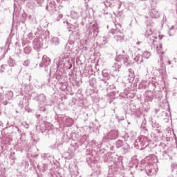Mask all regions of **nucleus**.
Listing matches in <instances>:
<instances>
[{
  "label": "nucleus",
  "instance_id": "nucleus-45",
  "mask_svg": "<svg viewBox=\"0 0 177 177\" xmlns=\"http://www.w3.org/2000/svg\"><path fill=\"white\" fill-rule=\"evenodd\" d=\"M47 156H48V153H43V154H41L42 158H46Z\"/></svg>",
  "mask_w": 177,
  "mask_h": 177
},
{
  "label": "nucleus",
  "instance_id": "nucleus-37",
  "mask_svg": "<svg viewBox=\"0 0 177 177\" xmlns=\"http://www.w3.org/2000/svg\"><path fill=\"white\" fill-rule=\"evenodd\" d=\"M174 26H172L169 30V37H172V35H174Z\"/></svg>",
  "mask_w": 177,
  "mask_h": 177
},
{
  "label": "nucleus",
  "instance_id": "nucleus-18",
  "mask_svg": "<svg viewBox=\"0 0 177 177\" xmlns=\"http://www.w3.org/2000/svg\"><path fill=\"white\" fill-rule=\"evenodd\" d=\"M31 91H32V86H31V85H30V84L25 85V86H24V93L26 95H28V93H30V92H31Z\"/></svg>",
  "mask_w": 177,
  "mask_h": 177
},
{
  "label": "nucleus",
  "instance_id": "nucleus-15",
  "mask_svg": "<svg viewBox=\"0 0 177 177\" xmlns=\"http://www.w3.org/2000/svg\"><path fill=\"white\" fill-rule=\"evenodd\" d=\"M134 61L138 64H142V63H143V56L142 55H137L134 57Z\"/></svg>",
  "mask_w": 177,
  "mask_h": 177
},
{
  "label": "nucleus",
  "instance_id": "nucleus-59",
  "mask_svg": "<svg viewBox=\"0 0 177 177\" xmlns=\"http://www.w3.org/2000/svg\"><path fill=\"white\" fill-rule=\"evenodd\" d=\"M149 172H151V169H149Z\"/></svg>",
  "mask_w": 177,
  "mask_h": 177
},
{
  "label": "nucleus",
  "instance_id": "nucleus-8",
  "mask_svg": "<svg viewBox=\"0 0 177 177\" xmlns=\"http://www.w3.org/2000/svg\"><path fill=\"white\" fill-rule=\"evenodd\" d=\"M106 139H117L118 138V130H111L110 131L105 137Z\"/></svg>",
  "mask_w": 177,
  "mask_h": 177
},
{
  "label": "nucleus",
  "instance_id": "nucleus-35",
  "mask_svg": "<svg viewBox=\"0 0 177 177\" xmlns=\"http://www.w3.org/2000/svg\"><path fill=\"white\" fill-rule=\"evenodd\" d=\"M66 49H68L69 50H71L73 49V44L68 43L66 46Z\"/></svg>",
  "mask_w": 177,
  "mask_h": 177
},
{
  "label": "nucleus",
  "instance_id": "nucleus-24",
  "mask_svg": "<svg viewBox=\"0 0 177 177\" xmlns=\"http://www.w3.org/2000/svg\"><path fill=\"white\" fill-rule=\"evenodd\" d=\"M148 39H149V44H150L151 45H153V44L156 42V39H157V37H156V36H154L153 35L148 37Z\"/></svg>",
  "mask_w": 177,
  "mask_h": 177
},
{
  "label": "nucleus",
  "instance_id": "nucleus-55",
  "mask_svg": "<svg viewBox=\"0 0 177 177\" xmlns=\"http://www.w3.org/2000/svg\"><path fill=\"white\" fill-rule=\"evenodd\" d=\"M136 45H140V42H139V41L137 42V43H136Z\"/></svg>",
  "mask_w": 177,
  "mask_h": 177
},
{
  "label": "nucleus",
  "instance_id": "nucleus-7",
  "mask_svg": "<svg viewBox=\"0 0 177 177\" xmlns=\"http://www.w3.org/2000/svg\"><path fill=\"white\" fill-rule=\"evenodd\" d=\"M49 64H50V59H49L48 56L44 55L42 57V61L39 64V67H44V68H46Z\"/></svg>",
  "mask_w": 177,
  "mask_h": 177
},
{
  "label": "nucleus",
  "instance_id": "nucleus-20",
  "mask_svg": "<svg viewBox=\"0 0 177 177\" xmlns=\"http://www.w3.org/2000/svg\"><path fill=\"white\" fill-rule=\"evenodd\" d=\"M80 13H78L76 11H71V17L72 19H75V20H77V19H78V17H80Z\"/></svg>",
  "mask_w": 177,
  "mask_h": 177
},
{
  "label": "nucleus",
  "instance_id": "nucleus-13",
  "mask_svg": "<svg viewBox=\"0 0 177 177\" xmlns=\"http://www.w3.org/2000/svg\"><path fill=\"white\" fill-rule=\"evenodd\" d=\"M149 15L151 16V17L156 19L157 17H160V12H158V10H157V9L153 8L151 10Z\"/></svg>",
  "mask_w": 177,
  "mask_h": 177
},
{
  "label": "nucleus",
  "instance_id": "nucleus-12",
  "mask_svg": "<svg viewBox=\"0 0 177 177\" xmlns=\"http://www.w3.org/2000/svg\"><path fill=\"white\" fill-rule=\"evenodd\" d=\"M129 77L128 81L130 84H132L133 81H135V73L133 72V69L129 68Z\"/></svg>",
  "mask_w": 177,
  "mask_h": 177
},
{
  "label": "nucleus",
  "instance_id": "nucleus-27",
  "mask_svg": "<svg viewBox=\"0 0 177 177\" xmlns=\"http://www.w3.org/2000/svg\"><path fill=\"white\" fill-rule=\"evenodd\" d=\"M24 53L26 55H30L31 53V47L30 46H26L24 48Z\"/></svg>",
  "mask_w": 177,
  "mask_h": 177
},
{
  "label": "nucleus",
  "instance_id": "nucleus-61",
  "mask_svg": "<svg viewBox=\"0 0 177 177\" xmlns=\"http://www.w3.org/2000/svg\"><path fill=\"white\" fill-rule=\"evenodd\" d=\"M162 54L164 55V52H162Z\"/></svg>",
  "mask_w": 177,
  "mask_h": 177
},
{
  "label": "nucleus",
  "instance_id": "nucleus-40",
  "mask_svg": "<svg viewBox=\"0 0 177 177\" xmlns=\"http://www.w3.org/2000/svg\"><path fill=\"white\" fill-rule=\"evenodd\" d=\"M149 66H150V64L149 62H145L144 64V67H145L146 71H149Z\"/></svg>",
  "mask_w": 177,
  "mask_h": 177
},
{
  "label": "nucleus",
  "instance_id": "nucleus-30",
  "mask_svg": "<svg viewBox=\"0 0 177 177\" xmlns=\"http://www.w3.org/2000/svg\"><path fill=\"white\" fill-rule=\"evenodd\" d=\"M123 145H124V142H122V140H118L116 141V147H117L118 149H119V147H122Z\"/></svg>",
  "mask_w": 177,
  "mask_h": 177
},
{
  "label": "nucleus",
  "instance_id": "nucleus-9",
  "mask_svg": "<svg viewBox=\"0 0 177 177\" xmlns=\"http://www.w3.org/2000/svg\"><path fill=\"white\" fill-rule=\"evenodd\" d=\"M35 100H38L39 104H46V96L44 94H40L34 97Z\"/></svg>",
  "mask_w": 177,
  "mask_h": 177
},
{
  "label": "nucleus",
  "instance_id": "nucleus-10",
  "mask_svg": "<svg viewBox=\"0 0 177 177\" xmlns=\"http://www.w3.org/2000/svg\"><path fill=\"white\" fill-rule=\"evenodd\" d=\"M0 73H7V74H12V68L7 64H3L0 66Z\"/></svg>",
  "mask_w": 177,
  "mask_h": 177
},
{
  "label": "nucleus",
  "instance_id": "nucleus-58",
  "mask_svg": "<svg viewBox=\"0 0 177 177\" xmlns=\"http://www.w3.org/2000/svg\"><path fill=\"white\" fill-rule=\"evenodd\" d=\"M104 84H106L107 82L106 81H104Z\"/></svg>",
  "mask_w": 177,
  "mask_h": 177
},
{
  "label": "nucleus",
  "instance_id": "nucleus-32",
  "mask_svg": "<svg viewBox=\"0 0 177 177\" xmlns=\"http://www.w3.org/2000/svg\"><path fill=\"white\" fill-rule=\"evenodd\" d=\"M96 31H97V28H94V29L93 30V35H92V32H89L88 34L91 37H95V35L97 36V33H96Z\"/></svg>",
  "mask_w": 177,
  "mask_h": 177
},
{
  "label": "nucleus",
  "instance_id": "nucleus-19",
  "mask_svg": "<svg viewBox=\"0 0 177 177\" xmlns=\"http://www.w3.org/2000/svg\"><path fill=\"white\" fill-rule=\"evenodd\" d=\"M145 96L147 100H149V102H151L153 100V94L151 93V91H146Z\"/></svg>",
  "mask_w": 177,
  "mask_h": 177
},
{
  "label": "nucleus",
  "instance_id": "nucleus-2",
  "mask_svg": "<svg viewBox=\"0 0 177 177\" xmlns=\"http://www.w3.org/2000/svg\"><path fill=\"white\" fill-rule=\"evenodd\" d=\"M114 26H115V28H113L111 30V34L114 35L116 34L114 36V39L117 42H124V35H122V33L118 30V28H120L121 24H114Z\"/></svg>",
  "mask_w": 177,
  "mask_h": 177
},
{
  "label": "nucleus",
  "instance_id": "nucleus-14",
  "mask_svg": "<svg viewBox=\"0 0 177 177\" xmlns=\"http://www.w3.org/2000/svg\"><path fill=\"white\" fill-rule=\"evenodd\" d=\"M120 68H121V62L118 61L112 66V71H114L115 73H118Z\"/></svg>",
  "mask_w": 177,
  "mask_h": 177
},
{
  "label": "nucleus",
  "instance_id": "nucleus-25",
  "mask_svg": "<svg viewBox=\"0 0 177 177\" xmlns=\"http://www.w3.org/2000/svg\"><path fill=\"white\" fill-rule=\"evenodd\" d=\"M123 62L125 66H129L130 62H129V56L126 55L123 57Z\"/></svg>",
  "mask_w": 177,
  "mask_h": 177
},
{
  "label": "nucleus",
  "instance_id": "nucleus-57",
  "mask_svg": "<svg viewBox=\"0 0 177 177\" xmlns=\"http://www.w3.org/2000/svg\"><path fill=\"white\" fill-rule=\"evenodd\" d=\"M174 62H176V58H174Z\"/></svg>",
  "mask_w": 177,
  "mask_h": 177
},
{
  "label": "nucleus",
  "instance_id": "nucleus-60",
  "mask_svg": "<svg viewBox=\"0 0 177 177\" xmlns=\"http://www.w3.org/2000/svg\"><path fill=\"white\" fill-rule=\"evenodd\" d=\"M122 53H125V51H124V50H123V51H122Z\"/></svg>",
  "mask_w": 177,
  "mask_h": 177
},
{
  "label": "nucleus",
  "instance_id": "nucleus-17",
  "mask_svg": "<svg viewBox=\"0 0 177 177\" xmlns=\"http://www.w3.org/2000/svg\"><path fill=\"white\" fill-rule=\"evenodd\" d=\"M8 64V67H15V66H16V61H15V59H13V58L10 57L8 59L7 62Z\"/></svg>",
  "mask_w": 177,
  "mask_h": 177
},
{
  "label": "nucleus",
  "instance_id": "nucleus-16",
  "mask_svg": "<svg viewBox=\"0 0 177 177\" xmlns=\"http://www.w3.org/2000/svg\"><path fill=\"white\" fill-rule=\"evenodd\" d=\"M64 60H65V59L64 58H63V57H59V59H58V61H57V68H59V67L60 68H62V67H63V66H64Z\"/></svg>",
  "mask_w": 177,
  "mask_h": 177
},
{
  "label": "nucleus",
  "instance_id": "nucleus-21",
  "mask_svg": "<svg viewBox=\"0 0 177 177\" xmlns=\"http://www.w3.org/2000/svg\"><path fill=\"white\" fill-rule=\"evenodd\" d=\"M51 44L52 45H59L60 44V40L59 39V37H53L51 39Z\"/></svg>",
  "mask_w": 177,
  "mask_h": 177
},
{
  "label": "nucleus",
  "instance_id": "nucleus-1",
  "mask_svg": "<svg viewBox=\"0 0 177 177\" xmlns=\"http://www.w3.org/2000/svg\"><path fill=\"white\" fill-rule=\"evenodd\" d=\"M49 39V36L41 35V37L35 38L33 40V48L35 50H39L42 48L44 44H46Z\"/></svg>",
  "mask_w": 177,
  "mask_h": 177
},
{
  "label": "nucleus",
  "instance_id": "nucleus-52",
  "mask_svg": "<svg viewBox=\"0 0 177 177\" xmlns=\"http://www.w3.org/2000/svg\"><path fill=\"white\" fill-rule=\"evenodd\" d=\"M16 128H17L18 132H19V133L21 132V131H20V129H19V127H16Z\"/></svg>",
  "mask_w": 177,
  "mask_h": 177
},
{
  "label": "nucleus",
  "instance_id": "nucleus-48",
  "mask_svg": "<svg viewBox=\"0 0 177 177\" xmlns=\"http://www.w3.org/2000/svg\"><path fill=\"white\" fill-rule=\"evenodd\" d=\"M156 133H161V131L160 130V128L156 129Z\"/></svg>",
  "mask_w": 177,
  "mask_h": 177
},
{
  "label": "nucleus",
  "instance_id": "nucleus-6",
  "mask_svg": "<svg viewBox=\"0 0 177 177\" xmlns=\"http://www.w3.org/2000/svg\"><path fill=\"white\" fill-rule=\"evenodd\" d=\"M64 23H66V24L67 25L66 28L68 29V32H71V34H73L74 32H77V31H78V24L77 23H75L74 25L68 23V21H64Z\"/></svg>",
  "mask_w": 177,
  "mask_h": 177
},
{
  "label": "nucleus",
  "instance_id": "nucleus-23",
  "mask_svg": "<svg viewBox=\"0 0 177 177\" xmlns=\"http://www.w3.org/2000/svg\"><path fill=\"white\" fill-rule=\"evenodd\" d=\"M151 125H152V128L158 129L160 127V124L157 121L153 120V118H151Z\"/></svg>",
  "mask_w": 177,
  "mask_h": 177
},
{
  "label": "nucleus",
  "instance_id": "nucleus-3",
  "mask_svg": "<svg viewBox=\"0 0 177 177\" xmlns=\"http://www.w3.org/2000/svg\"><path fill=\"white\" fill-rule=\"evenodd\" d=\"M135 145H137L138 147L140 146L141 149H146L149 146V139L145 136H141L136 140Z\"/></svg>",
  "mask_w": 177,
  "mask_h": 177
},
{
  "label": "nucleus",
  "instance_id": "nucleus-31",
  "mask_svg": "<svg viewBox=\"0 0 177 177\" xmlns=\"http://www.w3.org/2000/svg\"><path fill=\"white\" fill-rule=\"evenodd\" d=\"M102 75L103 77H104L105 78H108V77L109 76V71L106 69H104L102 71Z\"/></svg>",
  "mask_w": 177,
  "mask_h": 177
},
{
  "label": "nucleus",
  "instance_id": "nucleus-4",
  "mask_svg": "<svg viewBox=\"0 0 177 177\" xmlns=\"http://www.w3.org/2000/svg\"><path fill=\"white\" fill-rule=\"evenodd\" d=\"M104 6L106 8H118V9H120L121 8L122 3L120 0H114V1H106L104 2Z\"/></svg>",
  "mask_w": 177,
  "mask_h": 177
},
{
  "label": "nucleus",
  "instance_id": "nucleus-56",
  "mask_svg": "<svg viewBox=\"0 0 177 177\" xmlns=\"http://www.w3.org/2000/svg\"><path fill=\"white\" fill-rule=\"evenodd\" d=\"M130 174H131V175L133 176L132 177H134V176H133V172H131Z\"/></svg>",
  "mask_w": 177,
  "mask_h": 177
},
{
  "label": "nucleus",
  "instance_id": "nucleus-26",
  "mask_svg": "<svg viewBox=\"0 0 177 177\" xmlns=\"http://www.w3.org/2000/svg\"><path fill=\"white\" fill-rule=\"evenodd\" d=\"M142 56V57H145V59H149L150 56H151V53L149 51H144Z\"/></svg>",
  "mask_w": 177,
  "mask_h": 177
},
{
  "label": "nucleus",
  "instance_id": "nucleus-22",
  "mask_svg": "<svg viewBox=\"0 0 177 177\" xmlns=\"http://www.w3.org/2000/svg\"><path fill=\"white\" fill-rule=\"evenodd\" d=\"M66 124L67 127H72L74 124V120L70 118H66Z\"/></svg>",
  "mask_w": 177,
  "mask_h": 177
},
{
  "label": "nucleus",
  "instance_id": "nucleus-54",
  "mask_svg": "<svg viewBox=\"0 0 177 177\" xmlns=\"http://www.w3.org/2000/svg\"><path fill=\"white\" fill-rule=\"evenodd\" d=\"M167 64H168L169 65H171V61L169 60V61L167 62Z\"/></svg>",
  "mask_w": 177,
  "mask_h": 177
},
{
  "label": "nucleus",
  "instance_id": "nucleus-44",
  "mask_svg": "<svg viewBox=\"0 0 177 177\" xmlns=\"http://www.w3.org/2000/svg\"><path fill=\"white\" fill-rule=\"evenodd\" d=\"M40 111H46V108L45 106L40 107Z\"/></svg>",
  "mask_w": 177,
  "mask_h": 177
},
{
  "label": "nucleus",
  "instance_id": "nucleus-33",
  "mask_svg": "<svg viewBox=\"0 0 177 177\" xmlns=\"http://www.w3.org/2000/svg\"><path fill=\"white\" fill-rule=\"evenodd\" d=\"M123 150H125L126 151L127 150H129V145H128V143L125 142L124 144H123V145L122 146Z\"/></svg>",
  "mask_w": 177,
  "mask_h": 177
},
{
  "label": "nucleus",
  "instance_id": "nucleus-5",
  "mask_svg": "<svg viewBox=\"0 0 177 177\" xmlns=\"http://www.w3.org/2000/svg\"><path fill=\"white\" fill-rule=\"evenodd\" d=\"M46 10H48L50 15H53V13L56 12V2H55L54 0H48Z\"/></svg>",
  "mask_w": 177,
  "mask_h": 177
},
{
  "label": "nucleus",
  "instance_id": "nucleus-50",
  "mask_svg": "<svg viewBox=\"0 0 177 177\" xmlns=\"http://www.w3.org/2000/svg\"><path fill=\"white\" fill-rule=\"evenodd\" d=\"M3 104H4V106H6V104H8V101H4L3 102Z\"/></svg>",
  "mask_w": 177,
  "mask_h": 177
},
{
  "label": "nucleus",
  "instance_id": "nucleus-41",
  "mask_svg": "<svg viewBox=\"0 0 177 177\" xmlns=\"http://www.w3.org/2000/svg\"><path fill=\"white\" fill-rule=\"evenodd\" d=\"M36 2L39 6H42V4L44 3V0H36Z\"/></svg>",
  "mask_w": 177,
  "mask_h": 177
},
{
  "label": "nucleus",
  "instance_id": "nucleus-28",
  "mask_svg": "<svg viewBox=\"0 0 177 177\" xmlns=\"http://www.w3.org/2000/svg\"><path fill=\"white\" fill-rule=\"evenodd\" d=\"M111 161H112L113 162H116V161L118 160V157H117V155L114 154V153H111Z\"/></svg>",
  "mask_w": 177,
  "mask_h": 177
},
{
  "label": "nucleus",
  "instance_id": "nucleus-42",
  "mask_svg": "<svg viewBox=\"0 0 177 177\" xmlns=\"http://www.w3.org/2000/svg\"><path fill=\"white\" fill-rule=\"evenodd\" d=\"M60 19H63V15H62V14H59L58 15V17L56 18V21H59V20H60Z\"/></svg>",
  "mask_w": 177,
  "mask_h": 177
},
{
  "label": "nucleus",
  "instance_id": "nucleus-36",
  "mask_svg": "<svg viewBox=\"0 0 177 177\" xmlns=\"http://www.w3.org/2000/svg\"><path fill=\"white\" fill-rule=\"evenodd\" d=\"M21 125H23V127H24V128H26V129H28V128H30V124H28L27 122H23L21 123Z\"/></svg>",
  "mask_w": 177,
  "mask_h": 177
},
{
  "label": "nucleus",
  "instance_id": "nucleus-38",
  "mask_svg": "<svg viewBox=\"0 0 177 177\" xmlns=\"http://www.w3.org/2000/svg\"><path fill=\"white\" fill-rule=\"evenodd\" d=\"M30 64V60L26 59L23 62V66H25V67H28V66Z\"/></svg>",
  "mask_w": 177,
  "mask_h": 177
},
{
  "label": "nucleus",
  "instance_id": "nucleus-43",
  "mask_svg": "<svg viewBox=\"0 0 177 177\" xmlns=\"http://www.w3.org/2000/svg\"><path fill=\"white\" fill-rule=\"evenodd\" d=\"M152 158L153 159V162H158L157 157L156 156H153Z\"/></svg>",
  "mask_w": 177,
  "mask_h": 177
},
{
  "label": "nucleus",
  "instance_id": "nucleus-34",
  "mask_svg": "<svg viewBox=\"0 0 177 177\" xmlns=\"http://www.w3.org/2000/svg\"><path fill=\"white\" fill-rule=\"evenodd\" d=\"M7 96H8V100H10V99H12V97H13V93L12 91H8L7 93Z\"/></svg>",
  "mask_w": 177,
  "mask_h": 177
},
{
  "label": "nucleus",
  "instance_id": "nucleus-29",
  "mask_svg": "<svg viewBox=\"0 0 177 177\" xmlns=\"http://www.w3.org/2000/svg\"><path fill=\"white\" fill-rule=\"evenodd\" d=\"M151 35H153V30H151V28H148L145 32V37L149 38Z\"/></svg>",
  "mask_w": 177,
  "mask_h": 177
},
{
  "label": "nucleus",
  "instance_id": "nucleus-39",
  "mask_svg": "<svg viewBox=\"0 0 177 177\" xmlns=\"http://www.w3.org/2000/svg\"><path fill=\"white\" fill-rule=\"evenodd\" d=\"M161 49H162V45L160 44L159 46H156V50L158 53H160L161 52Z\"/></svg>",
  "mask_w": 177,
  "mask_h": 177
},
{
  "label": "nucleus",
  "instance_id": "nucleus-47",
  "mask_svg": "<svg viewBox=\"0 0 177 177\" xmlns=\"http://www.w3.org/2000/svg\"><path fill=\"white\" fill-rule=\"evenodd\" d=\"M3 100V94L0 93V101Z\"/></svg>",
  "mask_w": 177,
  "mask_h": 177
},
{
  "label": "nucleus",
  "instance_id": "nucleus-51",
  "mask_svg": "<svg viewBox=\"0 0 177 177\" xmlns=\"http://www.w3.org/2000/svg\"><path fill=\"white\" fill-rule=\"evenodd\" d=\"M160 60L161 63H162V55L160 56Z\"/></svg>",
  "mask_w": 177,
  "mask_h": 177
},
{
  "label": "nucleus",
  "instance_id": "nucleus-53",
  "mask_svg": "<svg viewBox=\"0 0 177 177\" xmlns=\"http://www.w3.org/2000/svg\"><path fill=\"white\" fill-rule=\"evenodd\" d=\"M17 177H26V174H23L22 176H18Z\"/></svg>",
  "mask_w": 177,
  "mask_h": 177
},
{
  "label": "nucleus",
  "instance_id": "nucleus-11",
  "mask_svg": "<svg viewBox=\"0 0 177 177\" xmlns=\"http://www.w3.org/2000/svg\"><path fill=\"white\" fill-rule=\"evenodd\" d=\"M120 96L124 99H125V97H127V98L130 97V99H133V97H135V94H133V93H131L129 90L126 89L124 90V93H120Z\"/></svg>",
  "mask_w": 177,
  "mask_h": 177
},
{
  "label": "nucleus",
  "instance_id": "nucleus-46",
  "mask_svg": "<svg viewBox=\"0 0 177 177\" xmlns=\"http://www.w3.org/2000/svg\"><path fill=\"white\" fill-rule=\"evenodd\" d=\"M107 177H114L113 173H109Z\"/></svg>",
  "mask_w": 177,
  "mask_h": 177
},
{
  "label": "nucleus",
  "instance_id": "nucleus-49",
  "mask_svg": "<svg viewBox=\"0 0 177 177\" xmlns=\"http://www.w3.org/2000/svg\"><path fill=\"white\" fill-rule=\"evenodd\" d=\"M175 167H176V164L173 163V164L171 165V168H175Z\"/></svg>",
  "mask_w": 177,
  "mask_h": 177
}]
</instances>
